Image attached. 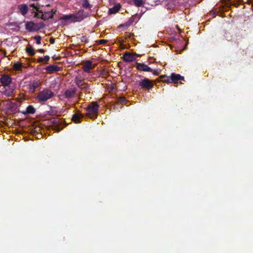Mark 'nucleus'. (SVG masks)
<instances>
[{"mask_svg":"<svg viewBox=\"0 0 253 253\" xmlns=\"http://www.w3.org/2000/svg\"><path fill=\"white\" fill-rule=\"evenodd\" d=\"M53 96L54 93L51 90L46 88L38 93L36 99L39 103L42 104L52 98Z\"/></svg>","mask_w":253,"mask_h":253,"instance_id":"nucleus-1","label":"nucleus"},{"mask_svg":"<svg viewBox=\"0 0 253 253\" xmlns=\"http://www.w3.org/2000/svg\"><path fill=\"white\" fill-rule=\"evenodd\" d=\"M99 105L96 102H93L86 108V115L91 119H95L98 116Z\"/></svg>","mask_w":253,"mask_h":253,"instance_id":"nucleus-2","label":"nucleus"},{"mask_svg":"<svg viewBox=\"0 0 253 253\" xmlns=\"http://www.w3.org/2000/svg\"><path fill=\"white\" fill-rule=\"evenodd\" d=\"M44 27V24L42 22L35 23L32 21H29L25 24L26 29L30 32L37 31Z\"/></svg>","mask_w":253,"mask_h":253,"instance_id":"nucleus-3","label":"nucleus"},{"mask_svg":"<svg viewBox=\"0 0 253 253\" xmlns=\"http://www.w3.org/2000/svg\"><path fill=\"white\" fill-rule=\"evenodd\" d=\"M56 11H53L52 9L50 11H48L43 13L42 10L38 9V13L35 14V16L38 18H40L43 20H48L50 18H52L54 14L55 13Z\"/></svg>","mask_w":253,"mask_h":253,"instance_id":"nucleus-4","label":"nucleus"},{"mask_svg":"<svg viewBox=\"0 0 253 253\" xmlns=\"http://www.w3.org/2000/svg\"><path fill=\"white\" fill-rule=\"evenodd\" d=\"M164 77L167 79L168 84H177L178 81H184V78L183 76H182L179 74H175L174 73H171L170 77Z\"/></svg>","mask_w":253,"mask_h":253,"instance_id":"nucleus-5","label":"nucleus"},{"mask_svg":"<svg viewBox=\"0 0 253 253\" xmlns=\"http://www.w3.org/2000/svg\"><path fill=\"white\" fill-rule=\"evenodd\" d=\"M52 123L53 124V129L57 132H59L63 129L64 126L62 125L63 124H65V126L67 125L64 121L60 120L58 118L54 119Z\"/></svg>","mask_w":253,"mask_h":253,"instance_id":"nucleus-6","label":"nucleus"},{"mask_svg":"<svg viewBox=\"0 0 253 253\" xmlns=\"http://www.w3.org/2000/svg\"><path fill=\"white\" fill-rule=\"evenodd\" d=\"M139 85L142 88L146 89H150L153 87L152 81L148 79L145 78L139 82Z\"/></svg>","mask_w":253,"mask_h":253,"instance_id":"nucleus-7","label":"nucleus"},{"mask_svg":"<svg viewBox=\"0 0 253 253\" xmlns=\"http://www.w3.org/2000/svg\"><path fill=\"white\" fill-rule=\"evenodd\" d=\"M74 21L81 22L84 18L87 17L88 15L86 12H85L84 10H80L77 13L74 14Z\"/></svg>","mask_w":253,"mask_h":253,"instance_id":"nucleus-8","label":"nucleus"},{"mask_svg":"<svg viewBox=\"0 0 253 253\" xmlns=\"http://www.w3.org/2000/svg\"><path fill=\"white\" fill-rule=\"evenodd\" d=\"M0 82L4 87L10 86L12 79L8 75H3L0 78Z\"/></svg>","mask_w":253,"mask_h":253,"instance_id":"nucleus-9","label":"nucleus"},{"mask_svg":"<svg viewBox=\"0 0 253 253\" xmlns=\"http://www.w3.org/2000/svg\"><path fill=\"white\" fill-rule=\"evenodd\" d=\"M135 67L139 71L145 72H152L153 69L148 65L141 63L137 62L135 65Z\"/></svg>","mask_w":253,"mask_h":253,"instance_id":"nucleus-10","label":"nucleus"},{"mask_svg":"<svg viewBox=\"0 0 253 253\" xmlns=\"http://www.w3.org/2000/svg\"><path fill=\"white\" fill-rule=\"evenodd\" d=\"M135 54H133L130 52H126L123 55V58L124 61L130 62L135 60L136 58L135 57Z\"/></svg>","mask_w":253,"mask_h":253,"instance_id":"nucleus-11","label":"nucleus"},{"mask_svg":"<svg viewBox=\"0 0 253 253\" xmlns=\"http://www.w3.org/2000/svg\"><path fill=\"white\" fill-rule=\"evenodd\" d=\"M41 85V83L40 81L34 80L29 85V90L31 93H34Z\"/></svg>","mask_w":253,"mask_h":253,"instance_id":"nucleus-12","label":"nucleus"},{"mask_svg":"<svg viewBox=\"0 0 253 253\" xmlns=\"http://www.w3.org/2000/svg\"><path fill=\"white\" fill-rule=\"evenodd\" d=\"M45 69L46 71L49 74L52 73L53 72H58L61 70L60 67L54 65H51L47 66Z\"/></svg>","mask_w":253,"mask_h":253,"instance_id":"nucleus-13","label":"nucleus"},{"mask_svg":"<svg viewBox=\"0 0 253 253\" xmlns=\"http://www.w3.org/2000/svg\"><path fill=\"white\" fill-rule=\"evenodd\" d=\"M92 63V62L89 60L85 61L83 67V70L86 73H89L90 70L93 68Z\"/></svg>","mask_w":253,"mask_h":253,"instance_id":"nucleus-14","label":"nucleus"},{"mask_svg":"<svg viewBox=\"0 0 253 253\" xmlns=\"http://www.w3.org/2000/svg\"><path fill=\"white\" fill-rule=\"evenodd\" d=\"M4 90L3 91V94L6 96H11L14 91V86L11 85L6 87H4Z\"/></svg>","mask_w":253,"mask_h":253,"instance_id":"nucleus-15","label":"nucleus"},{"mask_svg":"<svg viewBox=\"0 0 253 253\" xmlns=\"http://www.w3.org/2000/svg\"><path fill=\"white\" fill-rule=\"evenodd\" d=\"M76 93V89L75 88H70L65 91L64 95L67 98H72Z\"/></svg>","mask_w":253,"mask_h":253,"instance_id":"nucleus-16","label":"nucleus"},{"mask_svg":"<svg viewBox=\"0 0 253 253\" xmlns=\"http://www.w3.org/2000/svg\"><path fill=\"white\" fill-rule=\"evenodd\" d=\"M18 9L22 15H25L28 11V6L26 4H20L18 6Z\"/></svg>","mask_w":253,"mask_h":253,"instance_id":"nucleus-17","label":"nucleus"},{"mask_svg":"<svg viewBox=\"0 0 253 253\" xmlns=\"http://www.w3.org/2000/svg\"><path fill=\"white\" fill-rule=\"evenodd\" d=\"M84 117V116L81 114L75 113L73 115L72 117V121L75 123H81V120Z\"/></svg>","mask_w":253,"mask_h":253,"instance_id":"nucleus-18","label":"nucleus"},{"mask_svg":"<svg viewBox=\"0 0 253 253\" xmlns=\"http://www.w3.org/2000/svg\"><path fill=\"white\" fill-rule=\"evenodd\" d=\"M36 112V109L32 105L28 106L26 110L24 111H22V113L25 115L28 114H33Z\"/></svg>","mask_w":253,"mask_h":253,"instance_id":"nucleus-19","label":"nucleus"},{"mask_svg":"<svg viewBox=\"0 0 253 253\" xmlns=\"http://www.w3.org/2000/svg\"><path fill=\"white\" fill-rule=\"evenodd\" d=\"M121 7L120 4L115 5L113 7L109 8V13L110 14H115L118 12Z\"/></svg>","mask_w":253,"mask_h":253,"instance_id":"nucleus-20","label":"nucleus"},{"mask_svg":"<svg viewBox=\"0 0 253 253\" xmlns=\"http://www.w3.org/2000/svg\"><path fill=\"white\" fill-rule=\"evenodd\" d=\"M61 19L65 21L70 20L71 22L73 23L76 22L74 21L75 20L74 14L63 15Z\"/></svg>","mask_w":253,"mask_h":253,"instance_id":"nucleus-21","label":"nucleus"},{"mask_svg":"<svg viewBox=\"0 0 253 253\" xmlns=\"http://www.w3.org/2000/svg\"><path fill=\"white\" fill-rule=\"evenodd\" d=\"M84 83L83 80L81 79V78L76 77L75 79V83L79 87L83 86Z\"/></svg>","mask_w":253,"mask_h":253,"instance_id":"nucleus-22","label":"nucleus"},{"mask_svg":"<svg viewBox=\"0 0 253 253\" xmlns=\"http://www.w3.org/2000/svg\"><path fill=\"white\" fill-rule=\"evenodd\" d=\"M22 65L20 62H16L13 64V68L16 71H19L22 70Z\"/></svg>","mask_w":253,"mask_h":253,"instance_id":"nucleus-23","label":"nucleus"},{"mask_svg":"<svg viewBox=\"0 0 253 253\" xmlns=\"http://www.w3.org/2000/svg\"><path fill=\"white\" fill-rule=\"evenodd\" d=\"M26 52L31 56L35 55V52L33 47L29 46L26 48Z\"/></svg>","mask_w":253,"mask_h":253,"instance_id":"nucleus-24","label":"nucleus"},{"mask_svg":"<svg viewBox=\"0 0 253 253\" xmlns=\"http://www.w3.org/2000/svg\"><path fill=\"white\" fill-rule=\"evenodd\" d=\"M134 4L137 7H140L143 4V0H133Z\"/></svg>","mask_w":253,"mask_h":253,"instance_id":"nucleus-25","label":"nucleus"},{"mask_svg":"<svg viewBox=\"0 0 253 253\" xmlns=\"http://www.w3.org/2000/svg\"><path fill=\"white\" fill-rule=\"evenodd\" d=\"M82 5L85 8H89L91 7V5L89 3L87 0H84Z\"/></svg>","mask_w":253,"mask_h":253,"instance_id":"nucleus-26","label":"nucleus"},{"mask_svg":"<svg viewBox=\"0 0 253 253\" xmlns=\"http://www.w3.org/2000/svg\"><path fill=\"white\" fill-rule=\"evenodd\" d=\"M79 88L82 90H86L88 89V88H89V85H88V84L87 83H86L84 82V83L83 86H81V87H80Z\"/></svg>","mask_w":253,"mask_h":253,"instance_id":"nucleus-27","label":"nucleus"},{"mask_svg":"<svg viewBox=\"0 0 253 253\" xmlns=\"http://www.w3.org/2000/svg\"><path fill=\"white\" fill-rule=\"evenodd\" d=\"M37 44H39L41 43V37L40 36H36L34 37Z\"/></svg>","mask_w":253,"mask_h":253,"instance_id":"nucleus-28","label":"nucleus"},{"mask_svg":"<svg viewBox=\"0 0 253 253\" xmlns=\"http://www.w3.org/2000/svg\"><path fill=\"white\" fill-rule=\"evenodd\" d=\"M81 40L82 42H84L85 43H87L88 42V39L85 36L82 37Z\"/></svg>","mask_w":253,"mask_h":253,"instance_id":"nucleus-29","label":"nucleus"},{"mask_svg":"<svg viewBox=\"0 0 253 253\" xmlns=\"http://www.w3.org/2000/svg\"><path fill=\"white\" fill-rule=\"evenodd\" d=\"M96 42L100 44H105V43H107V40H104V39L100 40L97 41Z\"/></svg>","mask_w":253,"mask_h":253,"instance_id":"nucleus-30","label":"nucleus"},{"mask_svg":"<svg viewBox=\"0 0 253 253\" xmlns=\"http://www.w3.org/2000/svg\"><path fill=\"white\" fill-rule=\"evenodd\" d=\"M168 77V76H166V75H161L160 76V78L161 79V80H162V81L163 82H164L168 83V81H167V79L166 78H164V77Z\"/></svg>","mask_w":253,"mask_h":253,"instance_id":"nucleus-31","label":"nucleus"},{"mask_svg":"<svg viewBox=\"0 0 253 253\" xmlns=\"http://www.w3.org/2000/svg\"><path fill=\"white\" fill-rule=\"evenodd\" d=\"M49 56H48V55H45L44 56V58H43V62L44 61L45 63H47L48 61H49Z\"/></svg>","mask_w":253,"mask_h":253,"instance_id":"nucleus-32","label":"nucleus"},{"mask_svg":"<svg viewBox=\"0 0 253 253\" xmlns=\"http://www.w3.org/2000/svg\"><path fill=\"white\" fill-rule=\"evenodd\" d=\"M30 6L35 8L37 11L38 9H39V8L35 5V4H31L30 5Z\"/></svg>","mask_w":253,"mask_h":253,"instance_id":"nucleus-33","label":"nucleus"},{"mask_svg":"<svg viewBox=\"0 0 253 253\" xmlns=\"http://www.w3.org/2000/svg\"><path fill=\"white\" fill-rule=\"evenodd\" d=\"M120 101L122 103H124L125 102H126V98L125 97H122V98H120Z\"/></svg>","mask_w":253,"mask_h":253,"instance_id":"nucleus-34","label":"nucleus"},{"mask_svg":"<svg viewBox=\"0 0 253 253\" xmlns=\"http://www.w3.org/2000/svg\"><path fill=\"white\" fill-rule=\"evenodd\" d=\"M38 62L39 63H42L43 62V58L40 57L38 59Z\"/></svg>","mask_w":253,"mask_h":253,"instance_id":"nucleus-35","label":"nucleus"},{"mask_svg":"<svg viewBox=\"0 0 253 253\" xmlns=\"http://www.w3.org/2000/svg\"><path fill=\"white\" fill-rule=\"evenodd\" d=\"M49 42L50 43L53 44L55 42V39L53 38H51L49 39Z\"/></svg>","mask_w":253,"mask_h":253,"instance_id":"nucleus-36","label":"nucleus"},{"mask_svg":"<svg viewBox=\"0 0 253 253\" xmlns=\"http://www.w3.org/2000/svg\"><path fill=\"white\" fill-rule=\"evenodd\" d=\"M38 51L40 53H43L45 52V50L43 49H38Z\"/></svg>","mask_w":253,"mask_h":253,"instance_id":"nucleus-37","label":"nucleus"},{"mask_svg":"<svg viewBox=\"0 0 253 253\" xmlns=\"http://www.w3.org/2000/svg\"><path fill=\"white\" fill-rule=\"evenodd\" d=\"M153 74L155 75H158L159 74V73L156 70H153Z\"/></svg>","mask_w":253,"mask_h":253,"instance_id":"nucleus-38","label":"nucleus"},{"mask_svg":"<svg viewBox=\"0 0 253 253\" xmlns=\"http://www.w3.org/2000/svg\"><path fill=\"white\" fill-rule=\"evenodd\" d=\"M153 58L152 57H149V60L150 62H151V60L153 59Z\"/></svg>","mask_w":253,"mask_h":253,"instance_id":"nucleus-39","label":"nucleus"},{"mask_svg":"<svg viewBox=\"0 0 253 253\" xmlns=\"http://www.w3.org/2000/svg\"><path fill=\"white\" fill-rule=\"evenodd\" d=\"M129 23H131L132 22V21L130 19L129 20Z\"/></svg>","mask_w":253,"mask_h":253,"instance_id":"nucleus-40","label":"nucleus"},{"mask_svg":"<svg viewBox=\"0 0 253 253\" xmlns=\"http://www.w3.org/2000/svg\"><path fill=\"white\" fill-rule=\"evenodd\" d=\"M237 46H238V45H239V42H237Z\"/></svg>","mask_w":253,"mask_h":253,"instance_id":"nucleus-41","label":"nucleus"}]
</instances>
